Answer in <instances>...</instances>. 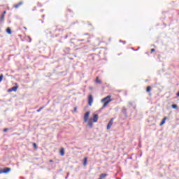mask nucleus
<instances>
[{"instance_id": "nucleus-5", "label": "nucleus", "mask_w": 179, "mask_h": 179, "mask_svg": "<svg viewBox=\"0 0 179 179\" xmlns=\"http://www.w3.org/2000/svg\"><path fill=\"white\" fill-rule=\"evenodd\" d=\"M93 104V96L90 95L88 98V106H92Z\"/></svg>"}, {"instance_id": "nucleus-11", "label": "nucleus", "mask_w": 179, "mask_h": 179, "mask_svg": "<svg viewBox=\"0 0 179 179\" xmlns=\"http://www.w3.org/2000/svg\"><path fill=\"white\" fill-rule=\"evenodd\" d=\"M60 155H61L62 156H64V155H65V150H64V148H62V149L60 150Z\"/></svg>"}, {"instance_id": "nucleus-14", "label": "nucleus", "mask_w": 179, "mask_h": 179, "mask_svg": "<svg viewBox=\"0 0 179 179\" xmlns=\"http://www.w3.org/2000/svg\"><path fill=\"white\" fill-rule=\"evenodd\" d=\"M150 90H152V87L148 86V87H147V89H146V92H147L148 93H149V92H150Z\"/></svg>"}, {"instance_id": "nucleus-23", "label": "nucleus", "mask_w": 179, "mask_h": 179, "mask_svg": "<svg viewBox=\"0 0 179 179\" xmlns=\"http://www.w3.org/2000/svg\"><path fill=\"white\" fill-rule=\"evenodd\" d=\"M77 110H78V108L75 107L74 108V113H76Z\"/></svg>"}, {"instance_id": "nucleus-31", "label": "nucleus", "mask_w": 179, "mask_h": 179, "mask_svg": "<svg viewBox=\"0 0 179 179\" xmlns=\"http://www.w3.org/2000/svg\"><path fill=\"white\" fill-rule=\"evenodd\" d=\"M123 43L125 44V41H123Z\"/></svg>"}, {"instance_id": "nucleus-21", "label": "nucleus", "mask_w": 179, "mask_h": 179, "mask_svg": "<svg viewBox=\"0 0 179 179\" xmlns=\"http://www.w3.org/2000/svg\"><path fill=\"white\" fill-rule=\"evenodd\" d=\"M43 108H44V106L41 107L39 109H38L36 111L37 113H40V111H41V110H43Z\"/></svg>"}, {"instance_id": "nucleus-24", "label": "nucleus", "mask_w": 179, "mask_h": 179, "mask_svg": "<svg viewBox=\"0 0 179 179\" xmlns=\"http://www.w3.org/2000/svg\"><path fill=\"white\" fill-rule=\"evenodd\" d=\"M155 52V49H151V54Z\"/></svg>"}, {"instance_id": "nucleus-19", "label": "nucleus", "mask_w": 179, "mask_h": 179, "mask_svg": "<svg viewBox=\"0 0 179 179\" xmlns=\"http://www.w3.org/2000/svg\"><path fill=\"white\" fill-rule=\"evenodd\" d=\"M2 79H3V74L0 75V83L2 82Z\"/></svg>"}, {"instance_id": "nucleus-18", "label": "nucleus", "mask_w": 179, "mask_h": 179, "mask_svg": "<svg viewBox=\"0 0 179 179\" xmlns=\"http://www.w3.org/2000/svg\"><path fill=\"white\" fill-rule=\"evenodd\" d=\"M5 19V15H3V14H2L1 15V18H0V20H3Z\"/></svg>"}, {"instance_id": "nucleus-28", "label": "nucleus", "mask_w": 179, "mask_h": 179, "mask_svg": "<svg viewBox=\"0 0 179 179\" xmlns=\"http://www.w3.org/2000/svg\"><path fill=\"white\" fill-rule=\"evenodd\" d=\"M177 96L178 97H179V92L177 93Z\"/></svg>"}, {"instance_id": "nucleus-26", "label": "nucleus", "mask_w": 179, "mask_h": 179, "mask_svg": "<svg viewBox=\"0 0 179 179\" xmlns=\"http://www.w3.org/2000/svg\"><path fill=\"white\" fill-rule=\"evenodd\" d=\"M129 106H132V102H129Z\"/></svg>"}, {"instance_id": "nucleus-6", "label": "nucleus", "mask_w": 179, "mask_h": 179, "mask_svg": "<svg viewBox=\"0 0 179 179\" xmlns=\"http://www.w3.org/2000/svg\"><path fill=\"white\" fill-rule=\"evenodd\" d=\"M87 125L89 128H93V119H89L87 122Z\"/></svg>"}, {"instance_id": "nucleus-10", "label": "nucleus", "mask_w": 179, "mask_h": 179, "mask_svg": "<svg viewBox=\"0 0 179 179\" xmlns=\"http://www.w3.org/2000/svg\"><path fill=\"white\" fill-rule=\"evenodd\" d=\"M166 120H167V117H164L162 122L159 124L160 127H162V126L164 125V124H166Z\"/></svg>"}, {"instance_id": "nucleus-30", "label": "nucleus", "mask_w": 179, "mask_h": 179, "mask_svg": "<svg viewBox=\"0 0 179 179\" xmlns=\"http://www.w3.org/2000/svg\"><path fill=\"white\" fill-rule=\"evenodd\" d=\"M85 36H89V34H86Z\"/></svg>"}, {"instance_id": "nucleus-29", "label": "nucleus", "mask_w": 179, "mask_h": 179, "mask_svg": "<svg viewBox=\"0 0 179 179\" xmlns=\"http://www.w3.org/2000/svg\"><path fill=\"white\" fill-rule=\"evenodd\" d=\"M50 163H52V159H50Z\"/></svg>"}, {"instance_id": "nucleus-12", "label": "nucleus", "mask_w": 179, "mask_h": 179, "mask_svg": "<svg viewBox=\"0 0 179 179\" xmlns=\"http://www.w3.org/2000/svg\"><path fill=\"white\" fill-rule=\"evenodd\" d=\"M6 33H8V34H12V29H10V28H7L6 29Z\"/></svg>"}, {"instance_id": "nucleus-1", "label": "nucleus", "mask_w": 179, "mask_h": 179, "mask_svg": "<svg viewBox=\"0 0 179 179\" xmlns=\"http://www.w3.org/2000/svg\"><path fill=\"white\" fill-rule=\"evenodd\" d=\"M111 101V96H108L103 99H101V103H103V105L101 108H106L107 106L108 105V103Z\"/></svg>"}, {"instance_id": "nucleus-2", "label": "nucleus", "mask_w": 179, "mask_h": 179, "mask_svg": "<svg viewBox=\"0 0 179 179\" xmlns=\"http://www.w3.org/2000/svg\"><path fill=\"white\" fill-rule=\"evenodd\" d=\"M10 168L6 167L4 168L3 169L0 170V174H7V173H9L10 171Z\"/></svg>"}, {"instance_id": "nucleus-15", "label": "nucleus", "mask_w": 179, "mask_h": 179, "mask_svg": "<svg viewBox=\"0 0 179 179\" xmlns=\"http://www.w3.org/2000/svg\"><path fill=\"white\" fill-rule=\"evenodd\" d=\"M171 107H172V108H173V109L178 108V106H177V104H173V105L171 106Z\"/></svg>"}, {"instance_id": "nucleus-13", "label": "nucleus", "mask_w": 179, "mask_h": 179, "mask_svg": "<svg viewBox=\"0 0 179 179\" xmlns=\"http://www.w3.org/2000/svg\"><path fill=\"white\" fill-rule=\"evenodd\" d=\"M106 177H107V174H106V173H101L100 175V178L101 179L106 178Z\"/></svg>"}, {"instance_id": "nucleus-33", "label": "nucleus", "mask_w": 179, "mask_h": 179, "mask_svg": "<svg viewBox=\"0 0 179 179\" xmlns=\"http://www.w3.org/2000/svg\"><path fill=\"white\" fill-rule=\"evenodd\" d=\"M68 178V176L66 177V179Z\"/></svg>"}, {"instance_id": "nucleus-7", "label": "nucleus", "mask_w": 179, "mask_h": 179, "mask_svg": "<svg viewBox=\"0 0 179 179\" xmlns=\"http://www.w3.org/2000/svg\"><path fill=\"white\" fill-rule=\"evenodd\" d=\"M22 5H23V1H20L18 3L14 5L13 7L15 8V9H18Z\"/></svg>"}, {"instance_id": "nucleus-9", "label": "nucleus", "mask_w": 179, "mask_h": 179, "mask_svg": "<svg viewBox=\"0 0 179 179\" xmlns=\"http://www.w3.org/2000/svg\"><path fill=\"white\" fill-rule=\"evenodd\" d=\"M17 86H14L10 89H8V92H16V90H17Z\"/></svg>"}, {"instance_id": "nucleus-25", "label": "nucleus", "mask_w": 179, "mask_h": 179, "mask_svg": "<svg viewBox=\"0 0 179 179\" xmlns=\"http://www.w3.org/2000/svg\"><path fill=\"white\" fill-rule=\"evenodd\" d=\"M34 148H37V144H36V143H34Z\"/></svg>"}, {"instance_id": "nucleus-20", "label": "nucleus", "mask_w": 179, "mask_h": 179, "mask_svg": "<svg viewBox=\"0 0 179 179\" xmlns=\"http://www.w3.org/2000/svg\"><path fill=\"white\" fill-rule=\"evenodd\" d=\"M96 83H101V80H99V77L96 78Z\"/></svg>"}, {"instance_id": "nucleus-4", "label": "nucleus", "mask_w": 179, "mask_h": 179, "mask_svg": "<svg viewBox=\"0 0 179 179\" xmlns=\"http://www.w3.org/2000/svg\"><path fill=\"white\" fill-rule=\"evenodd\" d=\"M113 124H114V118H111L110 120L109 121L106 129H110L111 127H113Z\"/></svg>"}, {"instance_id": "nucleus-32", "label": "nucleus", "mask_w": 179, "mask_h": 179, "mask_svg": "<svg viewBox=\"0 0 179 179\" xmlns=\"http://www.w3.org/2000/svg\"><path fill=\"white\" fill-rule=\"evenodd\" d=\"M44 16H45L44 15H42V17H44Z\"/></svg>"}, {"instance_id": "nucleus-17", "label": "nucleus", "mask_w": 179, "mask_h": 179, "mask_svg": "<svg viewBox=\"0 0 179 179\" xmlns=\"http://www.w3.org/2000/svg\"><path fill=\"white\" fill-rule=\"evenodd\" d=\"M84 166H86L87 164V158L84 159Z\"/></svg>"}, {"instance_id": "nucleus-16", "label": "nucleus", "mask_w": 179, "mask_h": 179, "mask_svg": "<svg viewBox=\"0 0 179 179\" xmlns=\"http://www.w3.org/2000/svg\"><path fill=\"white\" fill-rule=\"evenodd\" d=\"M122 113H123V114L127 115V108H122Z\"/></svg>"}, {"instance_id": "nucleus-22", "label": "nucleus", "mask_w": 179, "mask_h": 179, "mask_svg": "<svg viewBox=\"0 0 179 179\" xmlns=\"http://www.w3.org/2000/svg\"><path fill=\"white\" fill-rule=\"evenodd\" d=\"M8 129H3V132H8Z\"/></svg>"}, {"instance_id": "nucleus-3", "label": "nucleus", "mask_w": 179, "mask_h": 179, "mask_svg": "<svg viewBox=\"0 0 179 179\" xmlns=\"http://www.w3.org/2000/svg\"><path fill=\"white\" fill-rule=\"evenodd\" d=\"M90 116V112L87 111L84 115V122L89 121V117Z\"/></svg>"}, {"instance_id": "nucleus-8", "label": "nucleus", "mask_w": 179, "mask_h": 179, "mask_svg": "<svg viewBox=\"0 0 179 179\" xmlns=\"http://www.w3.org/2000/svg\"><path fill=\"white\" fill-rule=\"evenodd\" d=\"M92 121H93V122H97V121H99V115H97V114L94 115Z\"/></svg>"}, {"instance_id": "nucleus-27", "label": "nucleus", "mask_w": 179, "mask_h": 179, "mask_svg": "<svg viewBox=\"0 0 179 179\" xmlns=\"http://www.w3.org/2000/svg\"><path fill=\"white\" fill-rule=\"evenodd\" d=\"M6 14V11H4V12L3 13V15L5 16Z\"/></svg>"}]
</instances>
